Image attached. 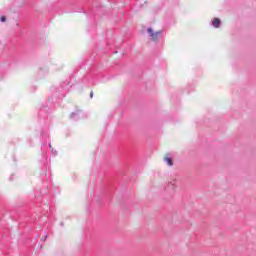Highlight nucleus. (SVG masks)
<instances>
[{
	"label": "nucleus",
	"mask_w": 256,
	"mask_h": 256,
	"mask_svg": "<svg viewBox=\"0 0 256 256\" xmlns=\"http://www.w3.org/2000/svg\"><path fill=\"white\" fill-rule=\"evenodd\" d=\"M48 147L51 150L52 155H57V152L55 151V149H53V146L51 145V143L48 144Z\"/></svg>",
	"instance_id": "5"
},
{
	"label": "nucleus",
	"mask_w": 256,
	"mask_h": 256,
	"mask_svg": "<svg viewBox=\"0 0 256 256\" xmlns=\"http://www.w3.org/2000/svg\"><path fill=\"white\" fill-rule=\"evenodd\" d=\"M148 34L151 37V41H159V37H161V35H163V30L160 31H153V28L149 27L147 29Z\"/></svg>",
	"instance_id": "1"
},
{
	"label": "nucleus",
	"mask_w": 256,
	"mask_h": 256,
	"mask_svg": "<svg viewBox=\"0 0 256 256\" xmlns=\"http://www.w3.org/2000/svg\"><path fill=\"white\" fill-rule=\"evenodd\" d=\"M61 227H63V222L60 223Z\"/></svg>",
	"instance_id": "10"
},
{
	"label": "nucleus",
	"mask_w": 256,
	"mask_h": 256,
	"mask_svg": "<svg viewBox=\"0 0 256 256\" xmlns=\"http://www.w3.org/2000/svg\"><path fill=\"white\" fill-rule=\"evenodd\" d=\"M90 99H93V91L90 92Z\"/></svg>",
	"instance_id": "7"
},
{
	"label": "nucleus",
	"mask_w": 256,
	"mask_h": 256,
	"mask_svg": "<svg viewBox=\"0 0 256 256\" xmlns=\"http://www.w3.org/2000/svg\"><path fill=\"white\" fill-rule=\"evenodd\" d=\"M0 21H1V23H5V21H7V17L1 16Z\"/></svg>",
	"instance_id": "6"
},
{
	"label": "nucleus",
	"mask_w": 256,
	"mask_h": 256,
	"mask_svg": "<svg viewBox=\"0 0 256 256\" xmlns=\"http://www.w3.org/2000/svg\"><path fill=\"white\" fill-rule=\"evenodd\" d=\"M9 179H10V181H13V175H12V176H10V178H9Z\"/></svg>",
	"instance_id": "8"
},
{
	"label": "nucleus",
	"mask_w": 256,
	"mask_h": 256,
	"mask_svg": "<svg viewBox=\"0 0 256 256\" xmlns=\"http://www.w3.org/2000/svg\"><path fill=\"white\" fill-rule=\"evenodd\" d=\"M212 25L215 27V29H219V27H221V19L214 18L212 21Z\"/></svg>",
	"instance_id": "2"
},
{
	"label": "nucleus",
	"mask_w": 256,
	"mask_h": 256,
	"mask_svg": "<svg viewBox=\"0 0 256 256\" xmlns=\"http://www.w3.org/2000/svg\"><path fill=\"white\" fill-rule=\"evenodd\" d=\"M164 161L169 165V167H173V159L171 157L164 158Z\"/></svg>",
	"instance_id": "4"
},
{
	"label": "nucleus",
	"mask_w": 256,
	"mask_h": 256,
	"mask_svg": "<svg viewBox=\"0 0 256 256\" xmlns=\"http://www.w3.org/2000/svg\"><path fill=\"white\" fill-rule=\"evenodd\" d=\"M47 237H48V235L46 234V235L44 236V241L47 239Z\"/></svg>",
	"instance_id": "9"
},
{
	"label": "nucleus",
	"mask_w": 256,
	"mask_h": 256,
	"mask_svg": "<svg viewBox=\"0 0 256 256\" xmlns=\"http://www.w3.org/2000/svg\"><path fill=\"white\" fill-rule=\"evenodd\" d=\"M70 119H73L74 121H78V119H79V112H76V113L72 112L70 114Z\"/></svg>",
	"instance_id": "3"
}]
</instances>
